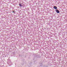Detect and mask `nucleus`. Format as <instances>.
<instances>
[{
	"label": "nucleus",
	"mask_w": 67,
	"mask_h": 67,
	"mask_svg": "<svg viewBox=\"0 0 67 67\" xmlns=\"http://www.w3.org/2000/svg\"><path fill=\"white\" fill-rule=\"evenodd\" d=\"M53 8L54 9H57V8L55 6Z\"/></svg>",
	"instance_id": "2"
},
{
	"label": "nucleus",
	"mask_w": 67,
	"mask_h": 67,
	"mask_svg": "<svg viewBox=\"0 0 67 67\" xmlns=\"http://www.w3.org/2000/svg\"><path fill=\"white\" fill-rule=\"evenodd\" d=\"M13 13L14 12V11H13Z\"/></svg>",
	"instance_id": "4"
},
{
	"label": "nucleus",
	"mask_w": 67,
	"mask_h": 67,
	"mask_svg": "<svg viewBox=\"0 0 67 67\" xmlns=\"http://www.w3.org/2000/svg\"><path fill=\"white\" fill-rule=\"evenodd\" d=\"M19 5H20V7H22V5H21V4H19Z\"/></svg>",
	"instance_id": "3"
},
{
	"label": "nucleus",
	"mask_w": 67,
	"mask_h": 67,
	"mask_svg": "<svg viewBox=\"0 0 67 67\" xmlns=\"http://www.w3.org/2000/svg\"><path fill=\"white\" fill-rule=\"evenodd\" d=\"M55 11L57 13H59V11L57 9H56L55 10Z\"/></svg>",
	"instance_id": "1"
}]
</instances>
